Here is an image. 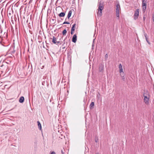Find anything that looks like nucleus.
<instances>
[{
    "mask_svg": "<svg viewBox=\"0 0 154 154\" xmlns=\"http://www.w3.org/2000/svg\"><path fill=\"white\" fill-rule=\"evenodd\" d=\"M98 11L97 14L100 16H101L102 15V11L104 8L103 5L100 2L98 4Z\"/></svg>",
    "mask_w": 154,
    "mask_h": 154,
    "instance_id": "1",
    "label": "nucleus"
},
{
    "mask_svg": "<svg viewBox=\"0 0 154 154\" xmlns=\"http://www.w3.org/2000/svg\"><path fill=\"white\" fill-rule=\"evenodd\" d=\"M147 94H148V93L147 92H146L145 93H144L143 95L144 97V102L146 104H148L149 103V98L147 96Z\"/></svg>",
    "mask_w": 154,
    "mask_h": 154,
    "instance_id": "2",
    "label": "nucleus"
},
{
    "mask_svg": "<svg viewBox=\"0 0 154 154\" xmlns=\"http://www.w3.org/2000/svg\"><path fill=\"white\" fill-rule=\"evenodd\" d=\"M120 9V7L119 4H117L116 5V16L117 17L119 18V10Z\"/></svg>",
    "mask_w": 154,
    "mask_h": 154,
    "instance_id": "3",
    "label": "nucleus"
},
{
    "mask_svg": "<svg viewBox=\"0 0 154 154\" xmlns=\"http://www.w3.org/2000/svg\"><path fill=\"white\" fill-rule=\"evenodd\" d=\"M52 42L54 44H55L57 45H58L59 44L60 45H61L62 43V41H57V38L54 36L53 37V38L52 39Z\"/></svg>",
    "mask_w": 154,
    "mask_h": 154,
    "instance_id": "4",
    "label": "nucleus"
},
{
    "mask_svg": "<svg viewBox=\"0 0 154 154\" xmlns=\"http://www.w3.org/2000/svg\"><path fill=\"white\" fill-rule=\"evenodd\" d=\"M139 9H137L135 11L134 14V20H136L138 17L139 14Z\"/></svg>",
    "mask_w": 154,
    "mask_h": 154,
    "instance_id": "5",
    "label": "nucleus"
},
{
    "mask_svg": "<svg viewBox=\"0 0 154 154\" xmlns=\"http://www.w3.org/2000/svg\"><path fill=\"white\" fill-rule=\"evenodd\" d=\"M142 6L143 9V12H144L146 8V1L142 2Z\"/></svg>",
    "mask_w": 154,
    "mask_h": 154,
    "instance_id": "6",
    "label": "nucleus"
},
{
    "mask_svg": "<svg viewBox=\"0 0 154 154\" xmlns=\"http://www.w3.org/2000/svg\"><path fill=\"white\" fill-rule=\"evenodd\" d=\"M104 69V65L103 64H100L99 66V71L101 72H103Z\"/></svg>",
    "mask_w": 154,
    "mask_h": 154,
    "instance_id": "7",
    "label": "nucleus"
},
{
    "mask_svg": "<svg viewBox=\"0 0 154 154\" xmlns=\"http://www.w3.org/2000/svg\"><path fill=\"white\" fill-rule=\"evenodd\" d=\"M77 41V35H76L75 34L72 37V41L74 42L75 43Z\"/></svg>",
    "mask_w": 154,
    "mask_h": 154,
    "instance_id": "8",
    "label": "nucleus"
},
{
    "mask_svg": "<svg viewBox=\"0 0 154 154\" xmlns=\"http://www.w3.org/2000/svg\"><path fill=\"white\" fill-rule=\"evenodd\" d=\"M119 72H123V70L122 69V66L121 63H120L119 65Z\"/></svg>",
    "mask_w": 154,
    "mask_h": 154,
    "instance_id": "9",
    "label": "nucleus"
},
{
    "mask_svg": "<svg viewBox=\"0 0 154 154\" xmlns=\"http://www.w3.org/2000/svg\"><path fill=\"white\" fill-rule=\"evenodd\" d=\"M24 100V98L22 96L20 97L19 100V102L20 103H23V102Z\"/></svg>",
    "mask_w": 154,
    "mask_h": 154,
    "instance_id": "10",
    "label": "nucleus"
},
{
    "mask_svg": "<svg viewBox=\"0 0 154 154\" xmlns=\"http://www.w3.org/2000/svg\"><path fill=\"white\" fill-rule=\"evenodd\" d=\"M72 12V10H71L70 11H69L68 14V15H67V17L68 19H69L70 18V17H71Z\"/></svg>",
    "mask_w": 154,
    "mask_h": 154,
    "instance_id": "11",
    "label": "nucleus"
},
{
    "mask_svg": "<svg viewBox=\"0 0 154 154\" xmlns=\"http://www.w3.org/2000/svg\"><path fill=\"white\" fill-rule=\"evenodd\" d=\"M145 37V38H146V42H147L148 43V44L149 45H150V42H149L148 40V38L147 37V34L145 33H144V34Z\"/></svg>",
    "mask_w": 154,
    "mask_h": 154,
    "instance_id": "12",
    "label": "nucleus"
},
{
    "mask_svg": "<svg viewBox=\"0 0 154 154\" xmlns=\"http://www.w3.org/2000/svg\"><path fill=\"white\" fill-rule=\"evenodd\" d=\"M38 125V128L40 130H42V126L40 122L39 121H37Z\"/></svg>",
    "mask_w": 154,
    "mask_h": 154,
    "instance_id": "13",
    "label": "nucleus"
},
{
    "mask_svg": "<svg viewBox=\"0 0 154 154\" xmlns=\"http://www.w3.org/2000/svg\"><path fill=\"white\" fill-rule=\"evenodd\" d=\"M65 15V13L64 12H61L59 14V16L60 17H63Z\"/></svg>",
    "mask_w": 154,
    "mask_h": 154,
    "instance_id": "14",
    "label": "nucleus"
},
{
    "mask_svg": "<svg viewBox=\"0 0 154 154\" xmlns=\"http://www.w3.org/2000/svg\"><path fill=\"white\" fill-rule=\"evenodd\" d=\"M67 33V31L66 29H64L62 32V34L63 35H65Z\"/></svg>",
    "mask_w": 154,
    "mask_h": 154,
    "instance_id": "15",
    "label": "nucleus"
},
{
    "mask_svg": "<svg viewBox=\"0 0 154 154\" xmlns=\"http://www.w3.org/2000/svg\"><path fill=\"white\" fill-rule=\"evenodd\" d=\"M94 102H92L90 105V107H93L94 106Z\"/></svg>",
    "mask_w": 154,
    "mask_h": 154,
    "instance_id": "16",
    "label": "nucleus"
},
{
    "mask_svg": "<svg viewBox=\"0 0 154 154\" xmlns=\"http://www.w3.org/2000/svg\"><path fill=\"white\" fill-rule=\"evenodd\" d=\"M95 141L96 143H97V142H98L99 140H98V139L97 138V137H96L95 138Z\"/></svg>",
    "mask_w": 154,
    "mask_h": 154,
    "instance_id": "17",
    "label": "nucleus"
},
{
    "mask_svg": "<svg viewBox=\"0 0 154 154\" xmlns=\"http://www.w3.org/2000/svg\"><path fill=\"white\" fill-rule=\"evenodd\" d=\"M120 75H121V77L123 75H124V72H120Z\"/></svg>",
    "mask_w": 154,
    "mask_h": 154,
    "instance_id": "18",
    "label": "nucleus"
},
{
    "mask_svg": "<svg viewBox=\"0 0 154 154\" xmlns=\"http://www.w3.org/2000/svg\"><path fill=\"white\" fill-rule=\"evenodd\" d=\"M69 24V23L68 22H67V21H65L63 23V24Z\"/></svg>",
    "mask_w": 154,
    "mask_h": 154,
    "instance_id": "19",
    "label": "nucleus"
},
{
    "mask_svg": "<svg viewBox=\"0 0 154 154\" xmlns=\"http://www.w3.org/2000/svg\"><path fill=\"white\" fill-rule=\"evenodd\" d=\"M108 57V55L107 54H106L105 55V58L106 60L107 58Z\"/></svg>",
    "mask_w": 154,
    "mask_h": 154,
    "instance_id": "20",
    "label": "nucleus"
},
{
    "mask_svg": "<svg viewBox=\"0 0 154 154\" xmlns=\"http://www.w3.org/2000/svg\"><path fill=\"white\" fill-rule=\"evenodd\" d=\"M152 20L153 21V22H154V13L153 14V16H152Z\"/></svg>",
    "mask_w": 154,
    "mask_h": 154,
    "instance_id": "21",
    "label": "nucleus"
},
{
    "mask_svg": "<svg viewBox=\"0 0 154 154\" xmlns=\"http://www.w3.org/2000/svg\"><path fill=\"white\" fill-rule=\"evenodd\" d=\"M71 30L74 31L75 30V27H72Z\"/></svg>",
    "mask_w": 154,
    "mask_h": 154,
    "instance_id": "22",
    "label": "nucleus"
},
{
    "mask_svg": "<svg viewBox=\"0 0 154 154\" xmlns=\"http://www.w3.org/2000/svg\"><path fill=\"white\" fill-rule=\"evenodd\" d=\"M61 153L62 154H64V153H65V152H64V151H63V150H62L61 151Z\"/></svg>",
    "mask_w": 154,
    "mask_h": 154,
    "instance_id": "23",
    "label": "nucleus"
},
{
    "mask_svg": "<svg viewBox=\"0 0 154 154\" xmlns=\"http://www.w3.org/2000/svg\"><path fill=\"white\" fill-rule=\"evenodd\" d=\"M122 79L123 81H124V80H125V77H124V75H123L122 76Z\"/></svg>",
    "mask_w": 154,
    "mask_h": 154,
    "instance_id": "24",
    "label": "nucleus"
},
{
    "mask_svg": "<svg viewBox=\"0 0 154 154\" xmlns=\"http://www.w3.org/2000/svg\"><path fill=\"white\" fill-rule=\"evenodd\" d=\"M74 31L73 30H71V35H72L73 34V32Z\"/></svg>",
    "mask_w": 154,
    "mask_h": 154,
    "instance_id": "25",
    "label": "nucleus"
},
{
    "mask_svg": "<svg viewBox=\"0 0 154 154\" xmlns=\"http://www.w3.org/2000/svg\"><path fill=\"white\" fill-rule=\"evenodd\" d=\"M75 25H76V24L75 23L74 24H73L72 25V27H75Z\"/></svg>",
    "mask_w": 154,
    "mask_h": 154,
    "instance_id": "26",
    "label": "nucleus"
},
{
    "mask_svg": "<svg viewBox=\"0 0 154 154\" xmlns=\"http://www.w3.org/2000/svg\"><path fill=\"white\" fill-rule=\"evenodd\" d=\"M51 154H56V153L54 152L53 151L51 152Z\"/></svg>",
    "mask_w": 154,
    "mask_h": 154,
    "instance_id": "27",
    "label": "nucleus"
},
{
    "mask_svg": "<svg viewBox=\"0 0 154 154\" xmlns=\"http://www.w3.org/2000/svg\"><path fill=\"white\" fill-rule=\"evenodd\" d=\"M145 17H143V20L144 21L145 20Z\"/></svg>",
    "mask_w": 154,
    "mask_h": 154,
    "instance_id": "28",
    "label": "nucleus"
},
{
    "mask_svg": "<svg viewBox=\"0 0 154 154\" xmlns=\"http://www.w3.org/2000/svg\"><path fill=\"white\" fill-rule=\"evenodd\" d=\"M142 0V2H145V0Z\"/></svg>",
    "mask_w": 154,
    "mask_h": 154,
    "instance_id": "29",
    "label": "nucleus"
},
{
    "mask_svg": "<svg viewBox=\"0 0 154 154\" xmlns=\"http://www.w3.org/2000/svg\"><path fill=\"white\" fill-rule=\"evenodd\" d=\"M15 52V51H13L12 52V53H14V52Z\"/></svg>",
    "mask_w": 154,
    "mask_h": 154,
    "instance_id": "30",
    "label": "nucleus"
},
{
    "mask_svg": "<svg viewBox=\"0 0 154 154\" xmlns=\"http://www.w3.org/2000/svg\"><path fill=\"white\" fill-rule=\"evenodd\" d=\"M153 89L154 90V84L153 85Z\"/></svg>",
    "mask_w": 154,
    "mask_h": 154,
    "instance_id": "31",
    "label": "nucleus"
},
{
    "mask_svg": "<svg viewBox=\"0 0 154 154\" xmlns=\"http://www.w3.org/2000/svg\"><path fill=\"white\" fill-rule=\"evenodd\" d=\"M65 48V47H63V49H64Z\"/></svg>",
    "mask_w": 154,
    "mask_h": 154,
    "instance_id": "32",
    "label": "nucleus"
},
{
    "mask_svg": "<svg viewBox=\"0 0 154 154\" xmlns=\"http://www.w3.org/2000/svg\"><path fill=\"white\" fill-rule=\"evenodd\" d=\"M65 39H66V38H65V39H64V41L65 40Z\"/></svg>",
    "mask_w": 154,
    "mask_h": 154,
    "instance_id": "33",
    "label": "nucleus"
},
{
    "mask_svg": "<svg viewBox=\"0 0 154 154\" xmlns=\"http://www.w3.org/2000/svg\"><path fill=\"white\" fill-rule=\"evenodd\" d=\"M98 154V153H97V154Z\"/></svg>",
    "mask_w": 154,
    "mask_h": 154,
    "instance_id": "34",
    "label": "nucleus"
}]
</instances>
